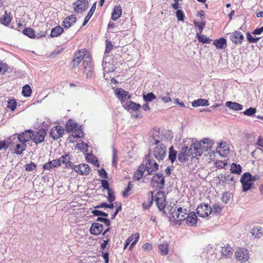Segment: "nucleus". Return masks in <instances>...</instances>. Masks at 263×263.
Returning <instances> with one entry per match:
<instances>
[{"mask_svg":"<svg viewBox=\"0 0 263 263\" xmlns=\"http://www.w3.org/2000/svg\"><path fill=\"white\" fill-rule=\"evenodd\" d=\"M91 60L83 61V62L84 73L86 74L87 78H91L92 76L93 68L90 63Z\"/></svg>","mask_w":263,"mask_h":263,"instance_id":"412c9836","label":"nucleus"},{"mask_svg":"<svg viewBox=\"0 0 263 263\" xmlns=\"http://www.w3.org/2000/svg\"><path fill=\"white\" fill-rule=\"evenodd\" d=\"M226 106L234 110H241L243 108V106L241 104L231 101H227L226 103Z\"/></svg>","mask_w":263,"mask_h":263,"instance_id":"7c9ffc66","label":"nucleus"},{"mask_svg":"<svg viewBox=\"0 0 263 263\" xmlns=\"http://www.w3.org/2000/svg\"><path fill=\"white\" fill-rule=\"evenodd\" d=\"M214 45L219 49H224L227 47L226 40L221 37L218 40H215L213 41Z\"/></svg>","mask_w":263,"mask_h":263,"instance_id":"c9c22d12","label":"nucleus"},{"mask_svg":"<svg viewBox=\"0 0 263 263\" xmlns=\"http://www.w3.org/2000/svg\"><path fill=\"white\" fill-rule=\"evenodd\" d=\"M83 59H85V61L91 60L90 53L85 48L80 49L74 52L72 59V67H75L78 66Z\"/></svg>","mask_w":263,"mask_h":263,"instance_id":"f03ea898","label":"nucleus"},{"mask_svg":"<svg viewBox=\"0 0 263 263\" xmlns=\"http://www.w3.org/2000/svg\"><path fill=\"white\" fill-rule=\"evenodd\" d=\"M142 248L145 251H151L153 249L152 244L150 243H145L142 246Z\"/></svg>","mask_w":263,"mask_h":263,"instance_id":"774afa93","label":"nucleus"},{"mask_svg":"<svg viewBox=\"0 0 263 263\" xmlns=\"http://www.w3.org/2000/svg\"><path fill=\"white\" fill-rule=\"evenodd\" d=\"M185 220L189 225L191 226L196 225L197 223V217L195 213L194 212L187 213V217L185 218Z\"/></svg>","mask_w":263,"mask_h":263,"instance_id":"c756f323","label":"nucleus"},{"mask_svg":"<svg viewBox=\"0 0 263 263\" xmlns=\"http://www.w3.org/2000/svg\"><path fill=\"white\" fill-rule=\"evenodd\" d=\"M22 92L24 97H29L31 95L32 89L29 85L26 84L23 87Z\"/></svg>","mask_w":263,"mask_h":263,"instance_id":"c03bdc74","label":"nucleus"},{"mask_svg":"<svg viewBox=\"0 0 263 263\" xmlns=\"http://www.w3.org/2000/svg\"><path fill=\"white\" fill-rule=\"evenodd\" d=\"M236 260L241 262H245L249 259V252L248 249L239 248L235 253Z\"/></svg>","mask_w":263,"mask_h":263,"instance_id":"9d476101","label":"nucleus"},{"mask_svg":"<svg viewBox=\"0 0 263 263\" xmlns=\"http://www.w3.org/2000/svg\"><path fill=\"white\" fill-rule=\"evenodd\" d=\"M191 155L190 150L187 147H184L182 148L178 154V159L180 162H184L189 160V157Z\"/></svg>","mask_w":263,"mask_h":263,"instance_id":"aec40b11","label":"nucleus"},{"mask_svg":"<svg viewBox=\"0 0 263 263\" xmlns=\"http://www.w3.org/2000/svg\"><path fill=\"white\" fill-rule=\"evenodd\" d=\"M89 231L91 234L98 235L103 231V225L99 223L94 222L91 224Z\"/></svg>","mask_w":263,"mask_h":263,"instance_id":"4be33fe9","label":"nucleus"},{"mask_svg":"<svg viewBox=\"0 0 263 263\" xmlns=\"http://www.w3.org/2000/svg\"><path fill=\"white\" fill-rule=\"evenodd\" d=\"M16 101L15 99H11L8 102L7 108L12 111H13L16 108Z\"/></svg>","mask_w":263,"mask_h":263,"instance_id":"3c124183","label":"nucleus"},{"mask_svg":"<svg viewBox=\"0 0 263 263\" xmlns=\"http://www.w3.org/2000/svg\"><path fill=\"white\" fill-rule=\"evenodd\" d=\"M200 144V147L203 152L204 151H208L210 149L213 145V142L210 140L209 139L204 138L200 141L197 142Z\"/></svg>","mask_w":263,"mask_h":263,"instance_id":"5701e85b","label":"nucleus"},{"mask_svg":"<svg viewBox=\"0 0 263 263\" xmlns=\"http://www.w3.org/2000/svg\"><path fill=\"white\" fill-rule=\"evenodd\" d=\"M255 180L254 177H253L249 173H245L241 176L240 181L242 184V191L246 192L251 189Z\"/></svg>","mask_w":263,"mask_h":263,"instance_id":"20e7f679","label":"nucleus"},{"mask_svg":"<svg viewBox=\"0 0 263 263\" xmlns=\"http://www.w3.org/2000/svg\"><path fill=\"white\" fill-rule=\"evenodd\" d=\"M154 192L150 191L147 194V199L142 203V208L144 210L148 209L152 204L153 201Z\"/></svg>","mask_w":263,"mask_h":263,"instance_id":"cd10ccee","label":"nucleus"},{"mask_svg":"<svg viewBox=\"0 0 263 263\" xmlns=\"http://www.w3.org/2000/svg\"><path fill=\"white\" fill-rule=\"evenodd\" d=\"M231 173L240 174L241 173V167L239 164L233 163L230 167Z\"/></svg>","mask_w":263,"mask_h":263,"instance_id":"49530a36","label":"nucleus"},{"mask_svg":"<svg viewBox=\"0 0 263 263\" xmlns=\"http://www.w3.org/2000/svg\"><path fill=\"white\" fill-rule=\"evenodd\" d=\"M122 14V9L120 5L116 6L111 14V19L116 21L119 18Z\"/></svg>","mask_w":263,"mask_h":263,"instance_id":"2f4dec72","label":"nucleus"},{"mask_svg":"<svg viewBox=\"0 0 263 263\" xmlns=\"http://www.w3.org/2000/svg\"><path fill=\"white\" fill-rule=\"evenodd\" d=\"M77 20V18L74 15H71L65 18L63 21L64 27L65 28H69Z\"/></svg>","mask_w":263,"mask_h":263,"instance_id":"c85d7f7f","label":"nucleus"},{"mask_svg":"<svg viewBox=\"0 0 263 263\" xmlns=\"http://www.w3.org/2000/svg\"><path fill=\"white\" fill-rule=\"evenodd\" d=\"M132 189V184L130 181H129L128 183L127 186L124 189V191L122 193V195L124 197H128L130 194V191Z\"/></svg>","mask_w":263,"mask_h":263,"instance_id":"864d4df0","label":"nucleus"},{"mask_svg":"<svg viewBox=\"0 0 263 263\" xmlns=\"http://www.w3.org/2000/svg\"><path fill=\"white\" fill-rule=\"evenodd\" d=\"M129 239L131 240V242L132 241V239H134L129 247V250H132L139 239V234L138 233H136L132 235L129 237Z\"/></svg>","mask_w":263,"mask_h":263,"instance_id":"a18cd8bd","label":"nucleus"},{"mask_svg":"<svg viewBox=\"0 0 263 263\" xmlns=\"http://www.w3.org/2000/svg\"><path fill=\"white\" fill-rule=\"evenodd\" d=\"M60 163H63L65 165L66 168H73L74 165L70 161V158L68 154L62 155L59 159Z\"/></svg>","mask_w":263,"mask_h":263,"instance_id":"a878e982","label":"nucleus"},{"mask_svg":"<svg viewBox=\"0 0 263 263\" xmlns=\"http://www.w3.org/2000/svg\"><path fill=\"white\" fill-rule=\"evenodd\" d=\"M145 170H146L145 165L143 164H141L139 166L137 171L135 173L134 175V178L138 180H140L143 177Z\"/></svg>","mask_w":263,"mask_h":263,"instance_id":"473e14b6","label":"nucleus"},{"mask_svg":"<svg viewBox=\"0 0 263 263\" xmlns=\"http://www.w3.org/2000/svg\"><path fill=\"white\" fill-rule=\"evenodd\" d=\"M87 0H77L73 4V9L77 13H82L86 11L88 7Z\"/></svg>","mask_w":263,"mask_h":263,"instance_id":"f8f14e48","label":"nucleus"},{"mask_svg":"<svg viewBox=\"0 0 263 263\" xmlns=\"http://www.w3.org/2000/svg\"><path fill=\"white\" fill-rule=\"evenodd\" d=\"M12 18L10 13L5 10L4 14L0 18V23L4 26H8L10 24Z\"/></svg>","mask_w":263,"mask_h":263,"instance_id":"393cba45","label":"nucleus"},{"mask_svg":"<svg viewBox=\"0 0 263 263\" xmlns=\"http://www.w3.org/2000/svg\"><path fill=\"white\" fill-rule=\"evenodd\" d=\"M65 130L67 133H72L74 138H81L83 137V132L81 126H78V123L72 119H69L65 125Z\"/></svg>","mask_w":263,"mask_h":263,"instance_id":"f257e3e1","label":"nucleus"},{"mask_svg":"<svg viewBox=\"0 0 263 263\" xmlns=\"http://www.w3.org/2000/svg\"><path fill=\"white\" fill-rule=\"evenodd\" d=\"M200 33H197V37L198 40L199 42L202 43L203 44L210 43L211 42V40L204 35H201L200 34Z\"/></svg>","mask_w":263,"mask_h":263,"instance_id":"8fccbe9b","label":"nucleus"},{"mask_svg":"<svg viewBox=\"0 0 263 263\" xmlns=\"http://www.w3.org/2000/svg\"><path fill=\"white\" fill-rule=\"evenodd\" d=\"M23 33L30 38L33 39L35 36L34 30L31 28L24 29L23 31Z\"/></svg>","mask_w":263,"mask_h":263,"instance_id":"09e8293b","label":"nucleus"},{"mask_svg":"<svg viewBox=\"0 0 263 263\" xmlns=\"http://www.w3.org/2000/svg\"><path fill=\"white\" fill-rule=\"evenodd\" d=\"M72 169L78 174L82 176H86L91 171V167L87 164L85 163L74 165Z\"/></svg>","mask_w":263,"mask_h":263,"instance_id":"9b49d317","label":"nucleus"},{"mask_svg":"<svg viewBox=\"0 0 263 263\" xmlns=\"http://www.w3.org/2000/svg\"><path fill=\"white\" fill-rule=\"evenodd\" d=\"M92 213L95 216H105V217H107L108 216V214H106V213H104L103 212L99 211V210L92 211Z\"/></svg>","mask_w":263,"mask_h":263,"instance_id":"0e129e2a","label":"nucleus"},{"mask_svg":"<svg viewBox=\"0 0 263 263\" xmlns=\"http://www.w3.org/2000/svg\"><path fill=\"white\" fill-rule=\"evenodd\" d=\"M63 31L64 30L61 26H56L52 29L50 36L52 37H57L60 35Z\"/></svg>","mask_w":263,"mask_h":263,"instance_id":"ea45409f","label":"nucleus"},{"mask_svg":"<svg viewBox=\"0 0 263 263\" xmlns=\"http://www.w3.org/2000/svg\"><path fill=\"white\" fill-rule=\"evenodd\" d=\"M256 112L255 108L250 107L243 112V114L246 116H251L254 115Z\"/></svg>","mask_w":263,"mask_h":263,"instance_id":"4d7b16f0","label":"nucleus"},{"mask_svg":"<svg viewBox=\"0 0 263 263\" xmlns=\"http://www.w3.org/2000/svg\"><path fill=\"white\" fill-rule=\"evenodd\" d=\"M113 48V45L110 42H107L106 45L105 53H109Z\"/></svg>","mask_w":263,"mask_h":263,"instance_id":"69168bd1","label":"nucleus"},{"mask_svg":"<svg viewBox=\"0 0 263 263\" xmlns=\"http://www.w3.org/2000/svg\"><path fill=\"white\" fill-rule=\"evenodd\" d=\"M252 235L255 238H260L263 233V229L260 227L254 226L251 230Z\"/></svg>","mask_w":263,"mask_h":263,"instance_id":"72a5a7b5","label":"nucleus"},{"mask_svg":"<svg viewBox=\"0 0 263 263\" xmlns=\"http://www.w3.org/2000/svg\"><path fill=\"white\" fill-rule=\"evenodd\" d=\"M145 159L147 161L145 165L148 175H151L153 172H156L158 170L159 165L155 160L151 158L149 154L146 156Z\"/></svg>","mask_w":263,"mask_h":263,"instance_id":"423d86ee","label":"nucleus"},{"mask_svg":"<svg viewBox=\"0 0 263 263\" xmlns=\"http://www.w3.org/2000/svg\"><path fill=\"white\" fill-rule=\"evenodd\" d=\"M26 147V144L24 143H17L14 149V153L17 155H21L25 150Z\"/></svg>","mask_w":263,"mask_h":263,"instance_id":"a19ab883","label":"nucleus"},{"mask_svg":"<svg viewBox=\"0 0 263 263\" xmlns=\"http://www.w3.org/2000/svg\"><path fill=\"white\" fill-rule=\"evenodd\" d=\"M158 249L162 255H166L168 253V243L167 241H163L158 245Z\"/></svg>","mask_w":263,"mask_h":263,"instance_id":"f704fd0d","label":"nucleus"},{"mask_svg":"<svg viewBox=\"0 0 263 263\" xmlns=\"http://www.w3.org/2000/svg\"><path fill=\"white\" fill-rule=\"evenodd\" d=\"M115 92L118 99L122 102H125L126 100L130 99L131 98L128 92L122 88H117L115 90Z\"/></svg>","mask_w":263,"mask_h":263,"instance_id":"6ab92c4d","label":"nucleus"},{"mask_svg":"<svg viewBox=\"0 0 263 263\" xmlns=\"http://www.w3.org/2000/svg\"><path fill=\"white\" fill-rule=\"evenodd\" d=\"M244 39L243 34L238 31H235L230 34V40L235 44H240Z\"/></svg>","mask_w":263,"mask_h":263,"instance_id":"f3484780","label":"nucleus"},{"mask_svg":"<svg viewBox=\"0 0 263 263\" xmlns=\"http://www.w3.org/2000/svg\"><path fill=\"white\" fill-rule=\"evenodd\" d=\"M64 133L63 127L60 125L53 127L50 132L49 137L53 140H57L62 137Z\"/></svg>","mask_w":263,"mask_h":263,"instance_id":"4468645a","label":"nucleus"},{"mask_svg":"<svg viewBox=\"0 0 263 263\" xmlns=\"http://www.w3.org/2000/svg\"><path fill=\"white\" fill-rule=\"evenodd\" d=\"M194 24L195 26L198 28L199 33H201L203 30L204 27L205 26L206 23L204 21H202L201 22L194 21Z\"/></svg>","mask_w":263,"mask_h":263,"instance_id":"603ef678","label":"nucleus"},{"mask_svg":"<svg viewBox=\"0 0 263 263\" xmlns=\"http://www.w3.org/2000/svg\"><path fill=\"white\" fill-rule=\"evenodd\" d=\"M101 185L104 189H107L108 191H109V192L110 191L109 189L108 182L106 180H105V179L101 180Z\"/></svg>","mask_w":263,"mask_h":263,"instance_id":"338daca9","label":"nucleus"},{"mask_svg":"<svg viewBox=\"0 0 263 263\" xmlns=\"http://www.w3.org/2000/svg\"><path fill=\"white\" fill-rule=\"evenodd\" d=\"M246 36L248 42L250 43H257L260 39V37H253L249 32L246 33Z\"/></svg>","mask_w":263,"mask_h":263,"instance_id":"13d9d810","label":"nucleus"},{"mask_svg":"<svg viewBox=\"0 0 263 263\" xmlns=\"http://www.w3.org/2000/svg\"><path fill=\"white\" fill-rule=\"evenodd\" d=\"M153 155L159 161L163 160L166 156V146L161 143L159 140L155 141Z\"/></svg>","mask_w":263,"mask_h":263,"instance_id":"7ed1b4c3","label":"nucleus"},{"mask_svg":"<svg viewBox=\"0 0 263 263\" xmlns=\"http://www.w3.org/2000/svg\"><path fill=\"white\" fill-rule=\"evenodd\" d=\"M232 198V195L231 194L226 192L224 193L222 197V201L224 202L225 203H227L229 202L230 200Z\"/></svg>","mask_w":263,"mask_h":263,"instance_id":"bf43d9fd","label":"nucleus"},{"mask_svg":"<svg viewBox=\"0 0 263 263\" xmlns=\"http://www.w3.org/2000/svg\"><path fill=\"white\" fill-rule=\"evenodd\" d=\"M219 179V183L223 184L229 183L230 181H233V178L231 175H220L218 177Z\"/></svg>","mask_w":263,"mask_h":263,"instance_id":"4c0bfd02","label":"nucleus"},{"mask_svg":"<svg viewBox=\"0 0 263 263\" xmlns=\"http://www.w3.org/2000/svg\"><path fill=\"white\" fill-rule=\"evenodd\" d=\"M96 8V2H95L94 4H93L92 6H91L90 9L89 10L87 15L85 18L83 24V26H85L87 22L89 21L92 15H93Z\"/></svg>","mask_w":263,"mask_h":263,"instance_id":"79ce46f5","label":"nucleus"},{"mask_svg":"<svg viewBox=\"0 0 263 263\" xmlns=\"http://www.w3.org/2000/svg\"><path fill=\"white\" fill-rule=\"evenodd\" d=\"M190 151L192 158H197L203 153L200 147V144L198 142H195L191 145Z\"/></svg>","mask_w":263,"mask_h":263,"instance_id":"a211bd4d","label":"nucleus"},{"mask_svg":"<svg viewBox=\"0 0 263 263\" xmlns=\"http://www.w3.org/2000/svg\"><path fill=\"white\" fill-rule=\"evenodd\" d=\"M172 218L177 221H183L187 217L186 210L181 207L177 208V210H174L172 213Z\"/></svg>","mask_w":263,"mask_h":263,"instance_id":"6e6552de","label":"nucleus"},{"mask_svg":"<svg viewBox=\"0 0 263 263\" xmlns=\"http://www.w3.org/2000/svg\"><path fill=\"white\" fill-rule=\"evenodd\" d=\"M177 152L174 149L173 146H172L169 148V154H168V159L171 161L172 163H173L177 157Z\"/></svg>","mask_w":263,"mask_h":263,"instance_id":"37998d69","label":"nucleus"},{"mask_svg":"<svg viewBox=\"0 0 263 263\" xmlns=\"http://www.w3.org/2000/svg\"><path fill=\"white\" fill-rule=\"evenodd\" d=\"M34 132L32 130H26L18 135L17 140L20 143L26 144V142L32 140Z\"/></svg>","mask_w":263,"mask_h":263,"instance_id":"ddd939ff","label":"nucleus"},{"mask_svg":"<svg viewBox=\"0 0 263 263\" xmlns=\"http://www.w3.org/2000/svg\"><path fill=\"white\" fill-rule=\"evenodd\" d=\"M212 208L209 204H200L196 209L197 214L201 217H206L212 213Z\"/></svg>","mask_w":263,"mask_h":263,"instance_id":"0eeeda50","label":"nucleus"},{"mask_svg":"<svg viewBox=\"0 0 263 263\" xmlns=\"http://www.w3.org/2000/svg\"><path fill=\"white\" fill-rule=\"evenodd\" d=\"M155 200L159 210L164 211L166 205V197L164 192L159 191L155 195Z\"/></svg>","mask_w":263,"mask_h":263,"instance_id":"1a4fd4ad","label":"nucleus"},{"mask_svg":"<svg viewBox=\"0 0 263 263\" xmlns=\"http://www.w3.org/2000/svg\"><path fill=\"white\" fill-rule=\"evenodd\" d=\"M36 168V165L34 163L27 164L25 166V169L27 171H31Z\"/></svg>","mask_w":263,"mask_h":263,"instance_id":"052dcab7","label":"nucleus"},{"mask_svg":"<svg viewBox=\"0 0 263 263\" xmlns=\"http://www.w3.org/2000/svg\"><path fill=\"white\" fill-rule=\"evenodd\" d=\"M7 70V65L3 62H0V73L4 74Z\"/></svg>","mask_w":263,"mask_h":263,"instance_id":"e2e57ef3","label":"nucleus"},{"mask_svg":"<svg viewBox=\"0 0 263 263\" xmlns=\"http://www.w3.org/2000/svg\"><path fill=\"white\" fill-rule=\"evenodd\" d=\"M61 166L60 160L58 159H54L52 161H50L44 164L43 168L44 170H50L52 168L57 167Z\"/></svg>","mask_w":263,"mask_h":263,"instance_id":"bb28decb","label":"nucleus"},{"mask_svg":"<svg viewBox=\"0 0 263 263\" xmlns=\"http://www.w3.org/2000/svg\"><path fill=\"white\" fill-rule=\"evenodd\" d=\"M124 107L127 111H137L140 109L141 106L140 104L136 103L132 101H129L126 102Z\"/></svg>","mask_w":263,"mask_h":263,"instance_id":"b1692460","label":"nucleus"},{"mask_svg":"<svg viewBox=\"0 0 263 263\" xmlns=\"http://www.w3.org/2000/svg\"><path fill=\"white\" fill-rule=\"evenodd\" d=\"M176 17L178 21H183L184 14L181 10H177L176 12Z\"/></svg>","mask_w":263,"mask_h":263,"instance_id":"680f3d73","label":"nucleus"},{"mask_svg":"<svg viewBox=\"0 0 263 263\" xmlns=\"http://www.w3.org/2000/svg\"><path fill=\"white\" fill-rule=\"evenodd\" d=\"M156 97L152 92L148 93L146 95L143 96V99L146 102H151L155 99H156Z\"/></svg>","mask_w":263,"mask_h":263,"instance_id":"5fc2aeb1","label":"nucleus"},{"mask_svg":"<svg viewBox=\"0 0 263 263\" xmlns=\"http://www.w3.org/2000/svg\"><path fill=\"white\" fill-rule=\"evenodd\" d=\"M228 164L227 160H217L215 162V165L218 168H224Z\"/></svg>","mask_w":263,"mask_h":263,"instance_id":"6e6d98bb","label":"nucleus"},{"mask_svg":"<svg viewBox=\"0 0 263 263\" xmlns=\"http://www.w3.org/2000/svg\"><path fill=\"white\" fill-rule=\"evenodd\" d=\"M164 182V176L160 173H157L152 177L151 183L153 187L160 189L163 188Z\"/></svg>","mask_w":263,"mask_h":263,"instance_id":"39448f33","label":"nucleus"},{"mask_svg":"<svg viewBox=\"0 0 263 263\" xmlns=\"http://www.w3.org/2000/svg\"><path fill=\"white\" fill-rule=\"evenodd\" d=\"M46 136V132L43 128H40L37 130L32 138V141L37 144L44 141L45 137Z\"/></svg>","mask_w":263,"mask_h":263,"instance_id":"dca6fc26","label":"nucleus"},{"mask_svg":"<svg viewBox=\"0 0 263 263\" xmlns=\"http://www.w3.org/2000/svg\"><path fill=\"white\" fill-rule=\"evenodd\" d=\"M192 105L193 107H198L200 106H207L209 105V101L206 99H199L193 101Z\"/></svg>","mask_w":263,"mask_h":263,"instance_id":"58836bf2","label":"nucleus"},{"mask_svg":"<svg viewBox=\"0 0 263 263\" xmlns=\"http://www.w3.org/2000/svg\"><path fill=\"white\" fill-rule=\"evenodd\" d=\"M217 153L221 156L227 157L230 152L229 145L226 142H222L216 147Z\"/></svg>","mask_w":263,"mask_h":263,"instance_id":"2eb2a0df","label":"nucleus"},{"mask_svg":"<svg viewBox=\"0 0 263 263\" xmlns=\"http://www.w3.org/2000/svg\"><path fill=\"white\" fill-rule=\"evenodd\" d=\"M221 252L223 256L230 257L233 254L232 248L229 245H227L222 247Z\"/></svg>","mask_w":263,"mask_h":263,"instance_id":"e433bc0d","label":"nucleus"},{"mask_svg":"<svg viewBox=\"0 0 263 263\" xmlns=\"http://www.w3.org/2000/svg\"><path fill=\"white\" fill-rule=\"evenodd\" d=\"M86 159L87 162H90L94 165H98V161L96 156L91 153L87 154L86 156Z\"/></svg>","mask_w":263,"mask_h":263,"instance_id":"de8ad7c7","label":"nucleus"}]
</instances>
